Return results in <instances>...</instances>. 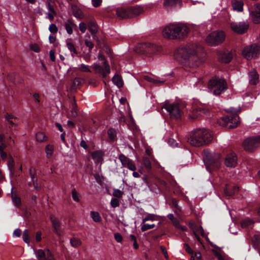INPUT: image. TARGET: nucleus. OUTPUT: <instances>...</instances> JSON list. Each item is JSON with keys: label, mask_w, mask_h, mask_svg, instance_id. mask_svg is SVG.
<instances>
[{"label": "nucleus", "mask_w": 260, "mask_h": 260, "mask_svg": "<svg viewBox=\"0 0 260 260\" xmlns=\"http://www.w3.org/2000/svg\"><path fill=\"white\" fill-rule=\"evenodd\" d=\"M156 215L153 214H147L145 217H144L142 219L143 223L145 222L151 220L153 221L155 220Z\"/></svg>", "instance_id": "nucleus-36"}, {"label": "nucleus", "mask_w": 260, "mask_h": 260, "mask_svg": "<svg viewBox=\"0 0 260 260\" xmlns=\"http://www.w3.org/2000/svg\"><path fill=\"white\" fill-rule=\"evenodd\" d=\"M250 13L257 14L260 13V4H256L254 5L253 9Z\"/></svg>", "instance_id": "nucleus-46"}, {"label": "nucleus", "mask_w": 260, "mask_h": 260, "mask_svg": "<svg viewBox=\"0 0 260 260\" xmlns=\"http://www.w3.org/2000/svg\"><path fill=\"white\" fill-rule=\"evenodd\" d=\"M249 83L252 85L256 84L259 81V77L256 71L253 69L249 73Z\"/></svg>", "instance_id": "nucleus-19"}, {"label": "nucleus", "mask_w": 260, "mask_h": 260, "mask_svg": "<svg viewBox=\"0 0 260 260\" xmlns=\"http://www.w3.org/2000/svg\"><path fill=\"white\" fill-rule=\"evenodd\" d=\"M104 68H103L101 66L94 64L92 65V68L94 69L95 73L101 74L103 77H106L110 72V68L109 65L107 63L106 61H104Z\"/></svg>", "instance_id": "nucleus-13"}, {"label": "nucleus", "mask_w": 260, "mask_h": 260, "mask_svg": "<svg viewBox=\"0 0 260 260\" xmlns=\"http://www.w3.org/2000/svg\"><path fill=\"white\" fill-rule=\"evenodd\" d=\"M74 16L77 18H81L82 17V13L79 9L74 11L73 12Z\"/></svg>", "instance_id": "nucleus-54"}, {"label": "nucleus", "mask_w": 260, "mask_h": 260, "mask_svg": "<svg viewBox=\"0 0 260 260\" xmlns=\"http://www.w3.org/2000/svg\"><path fill=\"white\" fill-rule=\"evenodd\" d=\"M54 147L51 145H47L45 148V152L46 153V156L48 158H50L52 156L53 153L54 152Z\"/></svg>", "instance_id": "nucleus-30"}, {"label": "nucleus", "mask_w": 260, "mask_h": 260, "mask_svg": "<svg viewBox=\"0 0 260 260\" xmlns=\"http://www.w3.org/2000/svg\"><path fill=\"white\" fill-rule=\"evenodd\" d=\"M260 145V136L249 137L245 139L243 143L244 149L251 152L255 150Z\"/></svg>", "instance_id": "nucleus-7"}, {"label": "nucleus", "mask_w": 260, "mask_h": 260, "mask_svg": "<svg viewBox=\"0 0 260 260\" xmlns=\"http://www.w3.org/2000/svg\"><path fill=\"white\" fill-rule=\"evenodd\" d=\"M51 220L53 224V226L55 232L59 235V223L58 221L54 217L51 216Z\"/></svg>", "instance_id": "nucleus-27"}, {"label": "nucleus", "mask_w": 260, "mask_h": 260, "mask_svg": "<svg viewBox=\"0 0 260 260\" xmlns=\"http://www.w3.org/2000/svg\"><path fill=\"white\" fill-rule=\"evenodd\" d=\"M78 69L83 72H91L89 66L83 63L79 65Z\"/></svg>", "instance_id": "nucleus-44"}, {"label": "nucleus", "mask_w": 260, "mask_h": 260, "mask_svg": "<svg viewBox=\"0 0 260 260\" xmlns=\"http://www.w3.org/2000/svg\"><path fill=\"white\" fill-rule=\"evenodd\" d=\"M12 202L15 204L16 206H18L21 204L20 198L18 197L16 194H12Z\"/></svg>", "instance_id": "nucleus-45"}, {"label": "nucleus", "mask_w": 260, "mask_h": 260, "mask_svg": "<svg viewBox=\"0 0 260 260\" xmlns=\"http://www.w3.org/2000/svg\"><path fill=\"white\" fill-rule=\"evenodd\" d=\"M74 25V23L71 21L66 23L65 28L68 34L71 35L73 33V26Z\"/></svg>", "instance_id": "nucleus-35"}, {"label": "nucleus", "mask_w": 260, "mask_h": 260, "mask_svg": "<svg viewBox=\"0 0 260 260\" xmlns=\"http://www.w3.org/2000/svg\"><path fill=\"white\" fill-rule=\"evenodd\" d=\"M175 55L178 59L183 61L186 66L190 68H196L203 64L205 59L197 51V46L190 45L179 48Z\"/></svg>", "instance_id": "nucleus-1"}, {"label": "nucleus", "mask_w": 260, "mask_h": 260, "mask_svg": "<svg viewBox=\"0 0 260 260\" xmlns=\"http://www.w3.org/2000/svg\"><path fill=\"white\" fill-rule=\"evenodd\" d=\"M225 40V34L222 31H214L210 33L206 38V42L210 45H218Z\"/></svg>", "instance_id": "nucleus-6"}, {"label": "nucleus", "mask_w": 260, "mask_h": 260, "mask_svg": "<svg viewBox=\"0 0 260 260\" xmlns=\"http://www.w3.org/2000/svg\"><path fill=\"white\" fill-rule=\"evenodd\" d=\"M129 13V18L134 17L141 14L143 11V8L141 6H136L128 8Z\"/></svg>", "instance_id": "nucleus-17"}, {"label": "nucleus", "mask_w": 260, "mask_h": 260, "mask_svg": "<svg viewBox=\"0 0 260 260\" xmlns=\"http://www.w3.org/2000/svg\"><path fill=\"white\" fill-rule=\"evenodd\" d=\"M70 243L73 247H78L81 244V240L75 238H72Z\"/></svg>", "instance_id": "nucleus-41"}, {"label": "nucleus", "mask_w": 260, "mask_h": 260, "mask_svg": "<svg viewBox=\"0 0 260 260\" xmlns=\"http://www.w3.org/2000/svg\"><path fill=\"white\" fill-rule=\"evenodd\" d=\"M259 51L260 47L256 44H253L245 47L242 54L245 58L249 60L256 57Z\"/></svg>", "instance_id": "nucleus-8"}, {"label": "nucleus", "mask_w": 260, "mask_h": 260, "mask_svg": "<svg viewBox=\"0 0 260 260\" xmlns=\"http://www.w3.org/2000/svg\"><path fill=\"white\" fill-rule=\"evenodd\" d=\"M21 235V231L19 229H16L13 232V236L19 237Z\"/></svg>", "instance_id": "nucleus-59"}, {"label": "nucleus", "mask_w": 260, "mask_h": 260, "mask_svg": "<svg viewBox=\"0 0 260 260\" xmlns=\"http://www.w3.org/2000/svg\"><path fill=\"white\" fill-rule=\"evenodd\" d=\"M125 167H127L129 170L134 171L136 170V167L132 160L129 162L128 165H126Z\"/></svg>", "instance_id": "nucleus-51"}, {"label": "nucleus", "mask_w": 260, "mask_h": 260, "mask_svg": "<svg viewBox=\"0 0 260 260\" xmlns=\"http://www.w3.org/2000/svg\"><path fill=\"white\" fill-rule=\"evenodd\" d=\"M238 190V187L236 186H234L231 189L229 187H226L224 189V191L226 195L231 196L236 193Z\"/></svg>", "instance_id": "nucleus-26"}, {"label": "nucleus", "mask_w": 260, "mask_h": 260, "mask_svg": "<svg viewBox=\"0 0 260 260\" xmlns=\"http://www.w3.org/2000/svg\"><path fill=\"white\" fill-rule=\"evenodd\" d=\"M76 108H77V105H76V103L75 100H74V101L72 102V107H71V108H72L71 116L73 117H76L78 115Z\"/></svg>", "instance_id": "nucleus-37"}, {"label": "nucleus", "mask_w": 260, "mask_h": 260, "mask_svg": "<svg viewBox=\"0 0 260 260\" xmlns=\"http://www.w3.org/2000/svg\"><path fill=\"white\" fill-rule=\"evenodd\" d=\"M116 14L121 18H129V13L128 8L124 9L122 8H117L116 10Z\"/></svg>", "instance_id": "nucleus-21"}, {"label": "nucleus", "mask_w": 260, "mask_h": 260, "mask_svg": "<svg viewBox=\"0 0 260 260\" xmlns=\"http://www.w3.org/2000/svg\"><path fill=\"white\" fill-rule=\"evenodd\" d=\"M53 4H54V3L46 2L47 9L48 10V12L47 13V15L48 19L50 21H53L54 20V16L56 15V12L54 10Z\"/></svg>", "instance_id": "nucleus-18"}, {"label": "nucleus", "mask_w": 260, "mask_h": 260, "mask_svg": "<svg viewBox=\"0 0 260 260\" xmlns=\"http://www.w3.org/2000/svg\"><path fill=\"white\" fill-rule=\"evenodd\" d=\"M228 88L226 81L222 78L214 77L209 82V89L214 95H218Z\"/></svg>", "instance_id": "nucleus-4"}, {"label": "nucleus", "mask_w": 260, "mask_h": 260, "mask_svg": "<svg viewBox=\"0 0 260 260\" xmlns=\"http://www.w3.org/2000/svg\"><path fill=\"white\" fill-rule=\"evenodd\" d=\"M113 83L118 87L120 88L123 85V82L121 77L118 75H115L112 78Z\"/></svg>", "instance_id": "nucleus-25"}, {"label": "nucleus", "mask_w": 260, "mask_h": 260, "mask_svg": "<svg viewBox=\"0 0 260 260\" xmlns=\"http://www.w3.org/2000/svg\"><path fill=\"white\" fill-rule=\"evenodd\" d=\"M144 165L147 169H150L151 167V164L149 160L147 158L145 159L144 160Z\"/></svg>", "instance_id": "nucleus-58"}, {"label": "nucleus", "mask_w": 260, "mask_h": 260, "mask_svg": "<svg viewBox=\"0 0 260 260\" xmlns=\"http://www.w3.org/2000/svg\"><path fill=\"white\" fill-rule=\"evenodd\" d=\"M250 15L254 23L258 24L260 23V13L258 14L250 13Z\"/></svg>", "instance_id": "nucleus-39"}, {"label": "nucleus", "mask_w": 260, "mask_h": 260, "mask_svg": "<svg viewBox=\"0 0 260 260\" xmlns=\"http://www.w3.org/2000/svg\"><path fill=\"white\" fill-rule=\"evenodd\" d=\"M184 247L185 248V250L186 251L190 253V254H192L193 253V251L191 249V248L189 247V246L188 245V244H184Z\"/></svg>", "instance_id": "nucleus-63"}, {"label": "nucleus", "mask_w": 260, "mask_h": 260, "mask_svg": "<svg viewBox=\"0 0 260 260\" xmlns=\"http://www.w3.org/2000/svg\"><path fill=\"white\" fill-rule=\"evenodd\" d=\"M36 255L39 260H55L48 249H39L36 252Z\"/></svg>", "instance_id": "nucleus-12"}, {"label": "nucleus", "mask_w": 260, "mask_h": 260, "mask_svg": "<svg viewBox=\"0 0 260 260\" xmlns=\"http://www.w3.org/2000/svg\"><path fill=\"white\" fill-rule=\"evenodd\" d=\"M218 59L224 63L229 62L232 58V54L227 51H220L217 54Z\"/></svg>", "instance_id": "nucleus-16"}, {"label": "nucleus", "mask_w": 260, "mask_h": 260, "mask_svg": "<svg viewBox=\"0 0 260 260\" xmlns=\"http://www.w3.org/2000/svg\"><path fill=\"white\" fill-rule=\"evenodd\" d=\"M123 192L118 189H114L113 196L115 197L120 198L122 197Z\"/></svg>", "instance_id": "nucleus-47"}, {"label": "nucleus", "mask_w": 260, "mask_h": 260, "mask_svg": "<svg viewBox=\"0 0 260 260\" xmlns=\"http://www.w3.org/2000/svg\"><path fill=\"white\" fill-rule=\"evenodd\" d=\"M243 3L241 1L232 0V6L234 10L237 12H242L243 10Z\"/></svg>", "instance_id": "nucleus-22"}, {"label": "nucleus", "mask_w": 260, "mask_h": 260, "mask_svg": "<svg viewBox=\"0 0 260 260\" xmlns=\"http://www.w3.org/2000/svg\"><path fill=\"white\" fill-rule=\"evenodd\" d=\"M232 30L238 34H243L246 32L248 29L249 24L248 21L239 22H232L230 24Z\"/></svg>", "instance_id": "nucleus-11"}, {"label": "nucleus", "mask_w": 260, "mask_h": 260, "mask_svg": "<svg viewBox=\"0 0 260 260\" xmlns=\"http://www.w3.org/2000/svg\"><path fill=\"white\" fill-rule=\"evenodd\" d=\"M189 31V28L184 24L171 23L162 30V36L170 39H180L187 36Z\"/></svg>", "instance_id": "nucleus-2"}, {"label": "nucleus", "mask_w": 260, "mask_h": 260, "mask_svg": "<svg viewBox=\"0 0 260 260\" xmlns=\"http://www.w3.org/2000/svg\"><path fill=\"white\" fill-rule=\"evenodd\" d=\"M220 157L218 154H216L212 157L206 156L204 158V162L208 170L218 168L220 165Z\"/></svg>", "instance_id": "nucleus-10"}, {"label": "nucleus", "mask_w": 260, "mask_h": 260, "mask_svg": "<svg viewBox=\"0 0 260 260\" xmlns=\"http://www.w3.org/2000/svg\"><path fill=\"white\" fill-rule=\"evenodd\" d=\"M72 198L75 202H79L80 200V196L76 191L75 189H73L72 191Z\"/></svg>", "instance_id": "nucleus-42"}, {"label": "nucleus", "mask_w": 260, "mask_h": 260, "mask_svg": "<svg viewBox=\"0 0 260 260\" xmlns=\"http://www.w3.org/2000/svg\"><path fill=\"white\" fill-rule=\"evenodd\" d=\"M5 118L7 121L11 120L12 119H14V120L17 119V118L14 117L13 115L9 114L8 113L5 115Z\"/></svg>", "instance_id": "nucleus-61"}, {"label": "nucleus", "mask_w": 260, "mask_h": 260, "mask_svg": "<svg viewBox=\"0 0 260 260\" xmlns=\"http://www.w3.org/2000/svg\"><path fill=\"white\" fill-rule=\"evenodd\" d=\"M206 112L207 111L202 107L193 108L189 115V117L191 119H195L205 114Z\"/></svg>", "instance_id": "nucleus-15"}, {"label": "nucleus", "mask_w": 260, "mask_h": 260, "mask_svg": "<svg viewBox=\"0 0 260 260\" xmlns=\"http://www.w3.org/2000/svg\"><path fill=\"white\" fill-rule=\"evenodd\" d=\"M36 140L38 142H43L47 140V138L43 132H38L36 136Z\"/></svg>", "instance_id": "nucleus-33"}, {"label": "nucleus", "mask_w": 260, "mask_h": 260, "mask_svg": "<svg viewBox=\"0 0 260 260\" xmlns=\"http://www.w3.org/2000/svg\"><path fill=\"white\" fill-rule=\"evenodd\" d=\"M90 216L93 220L96 222H99L102 220L101 217L98 212L91 211Z\"/></svg>", "instance_id": "nucleus-31"}, {"label": "nucleus", "mask_w": 260, "mask_h": 260, "mask_svg": "<svg viewBox=\"0 0 260 260\" xmlns=\"http://www.w3.org/2000/svg\"><path fill=\"white\" fill-rule=\"evenodd\" d=\"M22 238L24 242L27 244L30 242V233L28 230H25L22 234Z\"/></svg>", "instance_id": "nucleus-32"}, {"label": "nucleus", "mask_w": 260, "mask_h": 260, "mask_svg": "<svg viewBox=\"0 0 260 260\" xmlns=\"http://www.w3.org/2000/svg\"><path fill=\"white\" fill-rule=\"evenodd\" d=\"M85 44L86 46L89 48V50H91L94 46L92 42L89 40H85Z\"/></svg>", "instance_id": "nucleus-55"}, {"label": "nucleus", "mask_w": 260, "mask_h": 260, "mask_svg": "<svg viewBox=\"0 0 260 260\" xmlns=\"http://www.w3.org/2000/svg\"><path fill=\"white\" fill-rule=\"evenodd\" d=\"M162 108L165 109L170 114L171 117L178 119L181 116V112L179 104L177 103H169L166 102Z\"/></svg>", "instance_id": "nucleus-9"}, {"label": "nucleus", "mask_w": 260, "mask_h": 260, "mask_svg": "<svg viewBox=\"0 0 260 260\" xmlns=\"http://www.w3.org/2000/svg\"><path fill=\"white\" fill-rule=\"evenodd\" d=\"M227 111V115L224 116L219 120V124L223 126H228L230 128L237 127L239 123V117L237 113L231 110Z\"/></svg>", "instance_id": "nucleus-5"}, {"label": "nucleus", "mask_w": 260, "mask_h": 260, "mask_svg": "<svg viewBox=\"0 0 260 260\" xmlns=\"http://www.w3.org/2000/svg\"><path fill=\"white\" fill-rule=\"evenodd\" d=\"M114 237H115V240L118 242H121L122 241V237L121 236V235L120 234L117 233V234H115Z\"/></svg>", "instance_id": "nucleus-60"}, {"label": "nucleus", "mask_w": 260, "mask_h": 260, "mask_svg": "<svg viewBox=\"0 0 260 260\" xmlns=\"http://www.w3.org/2000/svg\"><path fill=\"white\" fill-rule=\"evenodd\" d=\"M155 227L154 224H149L147 223H143L141 224V230L142 232L146 231L149 229H152Z\"/></svg>", "instance_id": "nucleus-38"}, {"label": "nucleus", "mask_w": 260, "mask_h": 260, "mask_svg": "<svg viewBox=\"0 0 260 260\" xmlns=\"http://www.w3.org/2000/svg\"><path fill=\"white\" fill-rule=\"evenodd\" d=\"M80 30L82 32L84 33L86 31L87 27L86 24L84 22H81L79 25Z\"/></svg>", "instance_id": "nucleus-52"}, {"label": "nucleus", "mask_w": 260, "mask_h": 260, "mask_svg": "<svg viewBox=\"0 0 260 260\" xmlns=\"http://www.w3.org/2000/svg\"><path fill=\"white\" fill-rule=\"evenodd\" d=\"M194 235H201L202 236H204V231L202 226H197L196 229H194L193 231Z\"/></svg>", "instance_id": "nucleus-40"}, {"label": "nucleus", "mask_w": 260, "mask_h": 260, "mask_svg": "<svg viewBox=\"0 0 260 260\" xmlns=\"http://www.w3.org/2000/svg\"><path fill=\"white\" fill-rule=\"evenodd\" d=\"M14 164H15L13 159L11 157L9 158L8 161V166L9 169L11 170L13 169L14 167Z\"/></svg>", "instance_id": "nucleus-53"}, {"label": "nucleus", "mask_w": 260, "mask_h": 260, "mask_svg": "<svg viewBox=\"0 0 260 260\" xmlns=\"http://www.w3.org/2000/svg\"><path fill=\"white\" fill-rule=\"evenodd\" d=\"M29 175L31 177V179L32 182L37 181L38 179L36 177V170L35 168H30L29 170Z\"/></svg>", "instance_id": "nucleus-43"}, {"label": "nucleus", "mask_w": 260, "mask_h": 260, "mask_svg": "<svg viewBox=\"0 0 260 260\" xmlns=\"http://www.w3.org/2000/svg\"><path fill=\"white\" fill-rule=\"evenodd\" d=\"M110 204L113 208L117 207L119 206V201L117 199L112 198L111 200Z\"/></svg>", "instance_id": "nucleus-49"}, {"label": "nucleus", "mask_w": 260, "mask_h": 260, "mask_svg": "<svg viewBox=\"0 0 260 260\" xmlns=\"http://www.w3.org/2000/svg\"><path fill=\"white\" fill-rule=\"evenodd\" d=\"M253 223V221L252 220L247 218L242 221L241 226L242 228L251 227Z\"/></svg>", "instance_id": "nucleus-34"}, {"label": "nucleus", "mask_w": 260, "mask_h": 260, "mask_svg": "<svg viewBox=\"0 0 260 260\" xmlns=\"http://www.w3.org/2000/svg\"><path fill=\"white\" fill-rule=\"evenodd\" d=\"M211 140V135L209 131L199 128L192 132L188 142L192 146L200 147L208 144Z\"/></svg>", "instance_id": "nucleus-3"}, {"label": "nucleus", "mask_w": 260, "mask_h": 260, "mask_svg": "<svg viewBox=\"0 0 260 260\" xmlns=\"http://www.w3.org/2000/svg\"><path fill=\"white\" fill-rule=\"evenodd\" d=\"M254 239L257 244L260 246V235H255Z\"/></svg>", "instance_id": "nucleus-64"}, {"label": "nucleus", "mask_w": 260, "mask_h": 260, "mask_svg": "<svg viewBox=\"0 0 260 260\" xmlns=\"http://www.w3.org/2000/svg\"><path fill=\"white\" fill-rule=\"evenodd\" d=\"M49 31L53 34H55L58 31V28L55 24H51L49 27Z\"/></svg>", "instance_id": "nucleus-50"}, {"label": "nucleus", "mask_w": 260, "mask_h": 260, "mask_svg": "<svg viewBox=\"0 0 260 260\" xmlns=\"http://www.w3.org/2000/svg\"><path fill=\"white\" fill-rule=\"evenodd\" d=\"M119 159H120L122 166L124 167H125L126 165H128L129 162L132 160L122 154L119 155Z\"/></svg>", "instance_id": "nucleus-29"}, {"label": "nucleus", "mask_w": 260, "mask_h": 260, "mask_svg": "<svg viewBox=\"0 0 260 260\" xmlns=\"http://www.w3.org/2000/svg\"><path fill=\"white\" fill-rule=\"evenodd\" d=\"M180 3V0H164V6L168 10Z\"/></svg>", "instance_id": "nucleus-23"}, {"label": "nucleus", "mask_w": 260, "mask_h": 260, "mask_svg": "<svg viewBox=\"0 0 260 260\" xmlns=\"http://www.w3.org/2000/svg\"><path fill=\"white\" fill-rule=\"evenodd\" d=\"M237 162V157L235 153L232 152L228 154L224 160L226 167L230 168L235 167Z\"/></svg>", "instance_id": "nucleus-14"}, {"label": "nucleus", "mask_w": 260, "mask_h": 260, "mask_svg": "<svg viewBox=\"0 0 260 260\" xmlns=\"http://www.w3.org/2000/svg\"><path fill=\"white\" fill-rule=\"evenodd\" d=\"M41 235L42 234L41 232H37L36 235V240L37 242H40L41 240Z\"/></svg>", "instance_id": "nucleus-62"}, {"label": "nucleus", "mask_w": 260, "mask_h": 260, "mask_svg": "<svg viewBox=\"0 0 260 260\" xmlns=\"http://www.w3.org/2000/svg\"><path fill=\"white\" fill-rule=\"evenodd\" d=\"M91 155L95 163L98 164L103 161L104 154L102 150H97L92 152Z\"/></svg>", "instance_id": "nucleus-20"}, {"label": "nucleus", "mask_w": 260, "mask_h": 260, "mask_svg": "<svg viewBox=\"0 0 260 260\" xmlns=\"http://www.w3.org/2000/svg\"><path fill=\"white\" fill-rule=\"evenodd\" d=\"M88 30L91 34H95L98 31V27L95 22L90 21L88 24Z\"/></svg>", "instance_id": "nucleus-28"}, {"label": "nucleus", "mask_w": 260, "mask_h": 260, "mask_svg": "<svg viewBox=\"0 0 260 260\" xmlns=\"http://www.w3.org/2000/svg\"><path fill=\"white\" fill-rule=\"evenodd\" d=\"M108 135L109 139L113 141L116 136V132L114 129L110 128L108 131Z\"/></svg>", "instance_id": "nucleus-48"}, {"label": "nucleus", "mask_w": 260, "mask_h": 260, "mask_svg": "<svg viewBox=\"0 0 260 260\" xmlns=\"http://www.w3.org/2000/svg\"><path fill=\"white\" fill-rule=\"evenodd\" d=\"M160 249L161 250V252L164 254L165 258L166 259H168L169 258V255L168 254L167 251V249H166V248L164 246H160Z\"/></svg>", "instance_id": "nucleus-56"}, {"label": "nucleus", "mask_w": 260, "mask_h": 260, "mask_svg": "<svg viewBox=\"0 0 260 260\" xmlns=\"http://www.w3.org/2000/svg\"><path fill=\"white\" fill-rule=\"evenodd\" d=\"M67 47L68 49L70 50L71 56L73 57H75V56L78 55V51L74 44H73L72 42L67 41Z\"/></svg>", "instance_id": "nucleus-24"}, {"label": "nucleus", "mask_w": 260, "mask_h": 260, "mask_svg": "<svg viewBox=\"0 0 260 260\" xmlns=\"http://www.w3.org/2000/svg\"><path fill=\"white\" fill-rule=\"evenodd\" d=\"M102 0H92V5L94 7L100 6L102 3Z\"/></svg>", "instance_id": "nucleus-57"}]
</instances>
